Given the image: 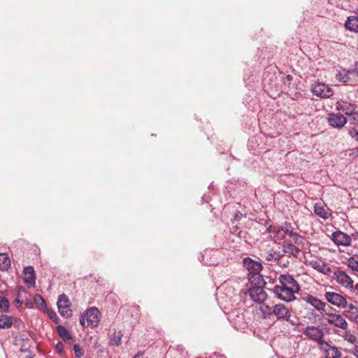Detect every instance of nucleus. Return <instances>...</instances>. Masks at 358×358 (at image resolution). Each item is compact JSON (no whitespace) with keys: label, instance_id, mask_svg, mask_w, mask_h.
<instances>
[{"label":"nucleus","instance_id":"obj_1","mask_svg":"<svg viewBox=\"0 0 358 358\" xmlns=\"http://www.w3.org/2000/svg\"><path fill=\"white\" fill-rule=\"evenodd\" d=\"M278 281L279 285H275L271 289L274 296L286 302L294 301L296 299L295 294L300 290L297 281L289 274H280Z\"/></svg>","mask_w":358,"mask_h":358},{"label":"nucleus","instance_id":"obj_2","mask_svg":"<svg viewBox=\"0 0 358 358\" xmlns=\"http://www.w3.org/2000/svg\"><path fill=\"white\" fill-rule=\"evenodd\" d=\"M336 78L345 85H353L358 78V62H355L352 69L340 68L336 70Z\"/></svg>","mask_w":358,"mask_h":358},{"label":"nucleus","instance_id":"obj_3","mask_svg":"<svg viewBox=\"0 0 358 358\" xmlns=\"http://www.w3.org/2000/svg\"><path fill=\"white\" fill-rule=\"evenodd\" d=\"M243 266L248 271V280L250 282L259 283L262 280L260 272L262 270V264L250 257H246L243 261Z\"/></svg>","mask_w":358,"mask_h":358},{"label":"nucleus","instance_id":"obj_4","mask_svg":"<svg viewBox=\"0 0 358 358\" xmlns=\"http://www.w3.org/2000/svg\"><path fill=\"white\" fill-rule=\"evenodd\" d=\"M266 308L270 311L268 314L274 315L278 320L289 322L292 325L294 326L298 325L297 320H294L291 319V311L284 304L278 303L275 304L272 308H268V306H266Z\"/></svg>","mask_w":358,"mask_h":358},{"label":"nucleus","instance_id":"obj_5","mask_svg":"<svg viewBox=\"0 0 358 358\" xmlns=\"http://www.w3.org/2000/svg\"><path fill=\"white\" fill-rule=\"evenodd\" d=\"M303 334L317 343L318 347L325 341L324 331L318 326H308L303 329Z\"/></svg>","mask_w":358,"mask_h":358},{"label":"nucleus","instance_id":"obj_6","mask_svg":"<svg viewBox=\"0 0 358 358\" xmlns=\"http://www.w3.org/2000/svg\"><path fill=\"white\" fill-rule=\"evenodd\" d=\"M99 311L96 308H90L86 311L85 315H81L80 323L83 327H96L99 323Z\"/></svg>","mask_w":358,"mask_h":358},{"label":"nucleus","instance_id":"obj_7","mask_svg":"<svg viewBox=\"0 0 358 358\" xmlns=\"http://www.w3.org/2000/svg\"><path fill=\"white\" fill-rule=\"evenodd\" d=\"M57 304L58 311L62 317L68 318L72 315V310L70 308L71 303L65 294L59 296Z\"/></svg>","mask_w":358,"mask_h":358},{"label":"nucleus","instance_id":"obj_8","mask_svg":"<svg viewBox=\"0 0 358 358\" xmlns=\"http://www.w3.org/2000/svg\"><path fill=\"white\" fill-rule=\"evenodd\" d=\"M318 348L325 358H341L342 356L338 348L330 342L324 341Z\"/></svg>","mask_w":358,"mask_h":358},{"label":"nucleus","instance_id":"obj_9","mask_svg":"<svg viewBox=\"0 0 358 358\" xmlns=\"http://www.w3.org/2000/svg\"><path fill=\"white\" fill-rule=\"evenodd\" d=\"M282 231L288 235L292 241L298 246H303L304 238L297 234L291 223L285 222L282 227Z\"/></svg>","mask_w":358,"mask_h":358},{"label":"nucleus","instance_id":"obj_10","mask_svg":"<svg viewBox=\"0 0 358 358\" xmlns=\"http://www.w3.org/2000/svg\"><path fill=\"white\" fill-rule=\"evenodd\" d=\"M312 92L322 99H327L333 95V90L328 85L323 83H318L314 85L311 89Z\"/></svg>","mask_w":358,"mask_h":358},{"label":"nucleus","instance_id":"obj_11","mask_svg":"<svg viewBox=\"0 0 358 358\" xmlns=\"http://www.w3.org/2000/svg\"><path fill=\"white\" fill-rule=\"evenodd\" d=\"M324 296L327 301L334 306L339 308H345L347 306L346 299L341 294L335 292H326Z\"/></svg>","mask_w":358,"mask_h":358},{"label":"nucleus","instance_id":"obj_12","mask_svg":"<svg viewBox=\"0 0 358 358\" xmlns=\"http://www.w3.org/2000/svg\"><path fill=\"white\" fill-rule=\"evenodd\" d=\"M326 320L329 324L343 330L347 329L348 323L341 314L327 313Z\"/></svg>","mask_w":358,"mask_h":358},{"label":"nucleus","instance_id":"obj_13","mask_svg":"<svg viewBox=\"0 0 358 358\" xmlns=\"http://www.w3.org/2000/svg\"><path fill=\"white\" fill-rule=\"evenodd\" d=\"M328 124L334 128L341 129L347 123V118L341 113H330L327 118Z\"/></svg>","mask_w":358,"mask_h":358},{"label":"nucleus","instance_id":"obj_14","mask_svg":"<svg viewBox=\"0 0 358 358\" xmlns=\"http://www.w3.org/2000/svg\"><path fill=\"white\" fill-rule=\"evenodd\" d=\"M249 295L252 300L258 303L264 302L267 298V294L260 286H253L249 289Z\"/></svg>","mask_w":358,"mask_h":358},{"label":"nucleus","instance_id":"obj_15","mask_svg":"<svg viewBox=\"0 0 358 358\" xmlns=\"http://www.w3.org/2000/svg\"><path fill=\"white\" fill-rule=\"evenodd\" d=\"M335 278L342 286L350 289L353 288L354 281L345 272L343 271H338L335 272Z\"/></svg>","mask_w":358,"mask_h":358},{"label":"nucleus","instance_id":"obj_16","mask_svg":"<svg viewBox=\"0 0 358 358\" xmlns=\"http://www.w3.org/2000/svg\"><path fill=\"white\" fill-rule=\"evenodd\" d=\"M331 239L338 245L348 246L351 243L350 236L341 231L334 232Z\"/></svg>","mask_w":358,"mask_h":358},{"label":"nucleus","instance_id":"obj_17","mask_svg":"<svg viewBox=\"0 0 358 358\" xmlns=\"http://www.w3.org/2000/svg\"><path fill=\"white\" fill-rule=\"evenodd\" d=\"M299 247L295 243L285 241L282 244V252L289 257H297L300 253Z\"/></svg>","mask_w":358,"mask_h":358},{"label":"nucleus","instance_id":"obj_18","mask_svg":"<svg viewBox=\"0 0 358 358\" xmlns=\"http://www.w3.org/2000/svg\"><path fill=\"white\" fill-rule=\"evenodd\" d=\"M304 301L310 306H313L315 309L319 311H324L326 303L317 299L315 296H313L310 294H308L307 296L302 298Z\"/></svg>","mask_w":358,"mask_h":358},{"label":"nucleus","instance_id":"obj_19","mask_svg":"<svg viewBox=\"0 0 358 358\" xmlns=\"http://www.w3.org/2000/svg\"><path fill=\"white\" fill-rule=\"evenodd\" d=\"M24 281L29 287H34L36 283V275L34 267L28 266L23 271Z\"/></svg>","mask_w":358,"mask_h":358},{"label":"nucleus","instance_id":"obj_20","mask_svg":"<svg viewBox=\"0 0 358 358\" xmlns=\"http://www.w3.org/2000/svg\"><path fill=\"white\" fill-rule=\"evenodd\" d=\"M345 27L347 30L352 32H358V17L350 16L345 22Z\"/></svg>","mask_w":358,"mask_h":358},{"label":"nucleus","instance_id":"obj_21","mask_svg":"<svg viewBox=\"0 0 358 358\" xmlns=\"http://www.w3.org/2000/svg\"><path fill=\"white\" fill-rule=\"evenodd\" d=\"M309 264L313 268L322 273H326L327 271H329L327 264L321 260H312L309 262Z\"/></svg>","mask_w":358,"mask_h":358},{"label":"nucleus","instance_id":"obj_22","mask_svg":"<svg viewBox=\"0 0 358 358\" xmlns=\"http://www.w3.org/2000/svg\"><path fill=\"white\" fill-rule=\"evenodd\" d=\"M314 212L317 215L320 216L323 219H327L331 215V213L329 212V210L327 209L325 206L319 203L315 204Z\"/></svg>","mask_w":358,"mask_h":358},{"label":"nucleus","instance_id":"obj_23","mask_svg":"<svg viewBox=\"0 0 358 358\" xmlns=\"http://www.w3.org/2000/svg\"><path fill=\"white\" fill-rule=\"evenodd\" d=\"M14 318L7 315H0V329H10L14 322Z\"/></svg>","mask_w":358,"mask_h":358},{"label":"nucleus","instance_id":"obj_24","mask_svg":"<svg viewBox=\"0 0 358 358\" xmlns=\"http://www.w3.org/2000/svg\"><path fill=\"white\" fill-rule=\"evenodd\" d=\"M338 108L349 117L355 112V106L347 101H342L338 104Z\"/></svg>","mask_w":358,"mask_h":358},{"label":"nucleus","instance_id":"obj_25","mask_svg":"<svg viewBox=\"0 0 358 358\" xmlns=\"http://www.w3.org/2000/svg\"><path fill=\"white\" fill-rule=\"evenodd\" d=\"M338 334L339 335V334ZM340 336H341L345 341L348 342L352 345H357L358 344L357 337L350 331H347L345 329L343 334H340Z\"/></svg>","mask_w":358,"mask_h":358},{"label":"nucleus","instance_id":"obj_26","mask_svg":"<svg viewBox=\"0 0 358 358\" xmlns=\"http://www.w3.org/2000/svg\"><path fill=\"white\" fill-rule=\"evenodd\" d=\"M59 336L64 341H69L72 340V336L69 331L64 327L59 325L57 327Z\"/></svg>","mask_w":358,"mask_h":358},{"label":"nucleus","instance_id":"obj_27","mask_svg":"<svg viewBox=\"0 0 358 358\" xmlns=\"http://www.w3.org/2000/svg\"><path fill=\"white\" fill-rule=\"evenodd\" d=\"M10 265V260L6 253H0V270L6 271Z\"/></svg>","mask_w":358,"mask_h":358},{"label":"nucleus","instance_id":"obj_28","mask_svg":"<svg viewBox=\"0 0 358 358\" xmlns=\"http://www.w3.org/2000/svg\"><path fill=\"white\" fill-rule=\"evenodd\" d=\"M348 266L352 271L358 272V252L348 259Z\"/></svg>","mask_w":358,"mask_h":358},{"label":"nucleus","instance_id":"obj_29","mask_svg":"<svg viewBox=\"0 0 358 358\" xmlns=\"http://www.w3.org/2000/svg\"><path fill=\"white\" fill-rule=\"evenodd\" d=\"M268 232L271 234H274V238L277 240H282L284 238V235L285 234L282 230V228L275 229V228L269 227Z\"/></svg>","mask_w":358,"mask_h":358},{"label":"nucleus","instance_id":"obj_30","mask_svg":"<svg viewBox=\"0 0 358 358\" xmlns=\"http://www.w3.org/2000/svg\"><path fill=\"white\" fill-rule=\"evenodd\" d=\"M10 307L8 300L6 297L0 296V310L3 313H7Z\"/></svg>","mask_w":358,"mask_h":358},{"label":"nucleus","instance_id":"obj_31","mask_svg":"<svg viewBox=\"0 0 358 358\" xmlns=\"http://www.w3.org/2000/svg\"><path fill=\"white\" fill-rule=\"evenodd\" d=\"M122 334L120 332L117 335L114 334L110 338L109 343L110 345L117 346L121 343Z\"/></svg>","mask_w":358,"mask_h":358},{"label":"nucleus","instance_id":"obj_32","mask_svg":"<svg viewBox=\"0 0 358 358\" xmlns=\"http://www.w3.org/2000/svg\"><path fill=\"white\" fill-rule=\"evenodd\" d=\"M283 255H280L279 252H273V253H268L266 259L268 261H272L274 260L275 262H278L280 260V259L282 257Z\"/></svg>","mask_w":358,"mask_h":358},{"label":"nucleus","instance_id":"obj_33","mask_svg":"<svg viewBox=\"0 0 358 358\" xmlns=\"http://www.w3.org/2000/svg\"><path fill=\"white\" fill-rule=\"evenodd\" d=\"M34 303L36 304V306L39 308H43V307L45 306V300L39 294H36L34 296Z\"/></svg>","mask_w":358,"mask_h":358},{"label":"nucleus","instance_id":"obj_34","mask_svg":"<svg viewBox=\"0 0 358 358\" xmlns=\"http://www.w3.org/2000/svg\"><path fill=\"white\" fill-rule=\"evenodd\" d=\"M75 355L78 358H81L84 355L83 350L78 344H75L73 346Z\"/></svg>","mask_w":358,"mask_h":358},{"label":"nucleus","instance_id":"obj_35","mask_svg":"<svg viewBox=\"0 0 358 358\" xmlns=\"http://www.w3.org/2000/svg\"><path fill=\"white\" fill-rule=\"evenodd\" d=\"M350 120L351 124L358 126V112L355 111L350 116Z\"/></svg>","mask_w":358,"mask_h":358},{"label":"nucleus","instance_id":"obj_36","mask_svg":"<svg viewBox=\"0 0 358 358\" xmlns=\"http://www.w3.org/2000/svg\"><path fill=\"white\" fill-rule=\"evenodd\" d=\"M350 136L354 138L357 142H358V130L355 129H350L349 131Z\"/></svg>","mask_w":358,"mask_h":358},{"label":"nucleus","instance_id":"obj_37","mask_svg":"<svg viewBox=\"0 0 358 358\" xmlns=\"http://www.w3.org/2000/svg\"><path fill=\"white\" fill-rule=\"evenodd\" d=\"M48 314H49V317H50V318L52 321H54V322H55L56 323H57V322H58V321H57V320H58V317H57V314H56L55 312H52H52H50V313H49Z\"/></svg>","mask_w":358,"mask_h":358},{"label":"nucleus","instance_id":"obj_38","mask_svg":"<svg viewBox=\"0 0 358 358\" xmlns=\"http://www.w3.org/2000/svg\"><path fill=\"white\" fill-rule=\"evenodd\" d=\"M352 346L353 349L351 350V352L358 358V344Z\"/></svg>","mask_w":358,"mask_h":358},{"label":"nucleus","instance_id":"obj_39","mask_svg":"<svg viewBox=\"0 0 358 358\" xmlns=\"http://www.w3.org/2000/svg\"><path fill=\"white\" fill-rule=\"evenodd\" d=\"M14 304L16 306L19 307V306H20L22 304V301L19 299H15L14 300Z\"/></svg>","mask_w":358,"mask_h":358},{"label":"nucleus","instance_id":"obj_40","mask_svg":"<svg viewBox=\"0 0 358 358\" xmlns=\"http://www.w3.org/2000/svg\"><path fill=\"white\" fill-rule=\"evenodd\" d=\"M241 217H242V215H241V214H240V213H237V214H236V215L234 216V220H241Z\"/></svg>","mask_w":358,"mask_h":358},{"label":"nucleus","instance_id":"obj_41","mask_svg":"<svg viewBox=\"0 0 358 358\" xmlns=\"http://www.w3.org/2000/svg\"><path fill=\"white\" fill-rule=\"evenodd\" d=\"M142 355H143V353H142L141 351H139V352H138L134 355V357L133 358H138V357H141Z\"/></svg>","mask_w":358,"mask_h":358},{"label":"nucleus","instance_id":"obj_42","mask_svg":"<svg viewBox=\"0 0 358 358\" xmlns=\"http://www.w3.org/2000/svg\"><path fill=\"white\" fill-rule=\"evenodd\" d=\"M354 288H355V289L358 291V283L355 285Z\"/></svg>","mask_w":358,"mask_h":358},{"label":"nucleus","instance_id":"obj_43","mask_svg":"<svg viewBox=\"0 0 358 358\" xmlns=\"http://www.w3.org/2000/svg\"><path fill=\"white\" fill-rule=\"evenodd\" d=\"M355 319H356V320L358 322V314L356 315Z\"/></svg>","mask_w":358,"mask_h":358},{"label":"nucleus","instance_id":"obj_44","mask_svg":"<svg viewBox=\"0 0 358 358\" xmlns=\"http://www.w3.org/2000/svg\"><path fill=\"white\" fill-rule=\"evenodd\" d=\"M287 78H288V80H291V79H292V78H291V76H287Z\"/></svg>","mask_w":358,"mask_h":358},{"label":"nucleus","instance_id":"obj_45","mask_svg":"<svg viewBox=\"0 0 358 358\" xmlns=\"http://www.w3.org/2000/svg\"><path fill=\"white\" fill-rule=\"evenodd\" d=\"M357 14H358V8L357 9V12H356Z\"/></svg>","mask_w":358,"mask_h":358},{"label":"nucleus","instance_id":"obj_46","mask_svg":"<svg viewBox=\"0 0 358 358\" xmlns=\"http://www.w3.org/2000/svg\"><path fill=\"white\" fill-rule=\"evenodd\" d=\"M29 358H32V357H29Z\"/></svg>","mask_w":358,"mask_h":358}]
</instances>
